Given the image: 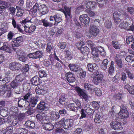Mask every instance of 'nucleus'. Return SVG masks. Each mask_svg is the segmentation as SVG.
<instances>
[{
	"label": "nucleus",
	"instance_id": "49",
	"mask_svg": "<svg viewBox=\"0 0 134 134\" xmlns=\"http://www.w3.org/2000/svg\"><path fill=\"white\" fill-rule=\"evenodd\" d=\"M17 131H19V134H28V131L24 128L18 129Z\"/></svg>",
	"mask_w": 134,
	"mask_h": 134
},
{
	"label": "nucleus",
	"instance_id": "15",
	"mask_svg": "<svg viewBox=\"0 0 134 134\" xmlns=\"http://www.w3.org/2000/svg\"><path fill=\"white\" fill-rule=\"evenodd\" d=\"M87 8L93 9L97 6L96 3L94 1H87L85 3Z\"/></svg>",
	"mask_w": 134,
	"mask_h": 134
},
{
	"label": "nucleus",
	"instance_id": "46",
	"mask_svg": "<svg viewBox=\"0 0 134 134\" xmlns=\"http://www.w3.org/2000/svg\"><path fill=\"white\" fill-rule=\"evenodd\" d=\"M3 5L7 8H8L11 6V3L10 2H7L3 0H0V5Z\"/></svg>",
	"mask_w": 134,
	"mask_h": 134
},
{
	"label": "nucleus",
	"instance_id": "25",
	"mask_svg": "<svg viewBox=\"0 0 134 134\" xmlns=\"http://www.w3.org/2000/svg\"><path fill=\"white\" fill-rule=\"evenodd\" d=\"M87 67L88 70L91 72H93L94 70L97 69V66L95 63H88Z\"/></svg>",
	"mask_w": 134,
	"mask_h": 134
},
{
	"label": "nucleus",
	"instance_id": "38",
	"mask_svg": "<svg viewBox=\"0 0 134 134\" xmlns=\"http://www.w3.org/2000/svg\"><path fill=\"white\" fill-rule=\"evenodd\" d=\"M38 100L36 97L31 98L30 99V103L32 107H34L37 104Z\"/></svg>",
	"mask_w": 134,
	"mask_h": 134
},
{
	"label": "nucleus",
	"instance_id": "52",
	"mask_svg": "<svg viewBox=\"0 0 134 134\" xmlns=\"http://www.w3.org/2000/svg\"><path fill=\"white\" fill-rule=\"evenodd\" d=\"M38 74L40 77L42 78L43 77H46L47 76V74L46 71L43 70H41L38 72Z\"/></svg>",
	"mask_w": 134,
	"mask_h": 134
},
{
	"label": "nucleus",
	"instance_id": "7",
	"mask_svg": "<svg viewBox=\"0 0 134 134\" xmlns=\"http://www.w3.org/2000/svg\"><path fill=\"white\" fill-rule=\"evenodd\" d=\"M43 56V52L40 51H37L35 53H30L27 55V56L29 58L34 59L40 58L42 57Z\"/></svg>",
	"mask_w": 134,
	"mask_h": 134
},
{
	"label": "nucleus",
	"instance_id": "1",
	"mask_svg": "<svg viewBox=\"0 0 134 134\" xmlns=\"http://www.w3.org/2000/svg\"><path fill=\"white\" fill-rule=\"evenodd\" d=\"M74 121L73 120L68 119L65 120L63 118L61 120L55 122V126L58 127L63 126L65 129H69L73 125Z\"/></svg>",
	"mask_w": 134,
	"mask_h": 134
},
{
	"label": "nucleus",
	"instance_id": "60",
	"mask_svg": "<svg viewBox=\"0 0 134 134\" xmlns=\"http://www.w3.org/2000/svg\"><path fill=\"white\" fill-rule=\"evenodd\" d=\"M125 71L127 73V75L128 76V77L130 79H133L134 77V75L133 74L131 73L127 69H125Z\"/></svg>",
	"mask_w": 134,
	"mask_h": 134
},
{
	"label": "nucleus",
	"instance_id": "43",
	"mask_svg": "<svg viewBox=\"0 0 134 134\" xmlns=\"http://www.w3.org/2000/svg\"><path fill=\"white\" fill-rule=\"evenodd\" d=\"M84 88L86 90L94 91L93 86L92 85L89 84L88 83H85L84 84Z\"/></svg>",
	"mask_w": 134,
	"mask_h": 134
},
{
	"label": "nucleus",
	"instance_id": "44",
	"mask_svg": "<svg viewBox=\"0 0 134 134\" xmlns=\"http://www.w3.org/2000/svg\"><path fill=\"white\" fill-rule=\"evenodd\" d=\"M55 126L56 127L57 129L55 130V131L57 133H59L60 134H68V133L66 131H65L63 129L60 128L61 127H58L55 126V123L54 124Z\"/></svg>",
	"mask_w": 134,
	"mask_h": 134
},
{
	"label": "nucleus",
	"instance_id": "2",
	"mask_svg": "<svg viewBox=\"0 0 134 134\" xmlns=\"http://www.w3.org/2000/svg\"><path fill=\"white\" fill-rule=\"evenodd\" d=\"M120 108V111L118 114V115L119 116L118 117V118H121V119H122L128 117L129 115L127 109L124 105L123 104L121 105Z\"/></svg>",
	"mask_w": 134,
	"mask_h": 134
},
{
	"label": "nucleus",
	"instance_id": "37",
	"mask_svg": "<svg viewBox=\"0 0 134 134\" xmlns=\"http://www.w3.org/2000/svg\"><path fill=\"white\" fill-rule=\"evenodd\" d=\"M25 75L24 74L19 75L15 77L16 82H20L25 80Z\"/></svg>",
	"mask_w": 134,
	"mask_h": 134
},
{
	"label": "nucleus",
	"instance_id": "12",
	"mask_svg": "<svg viewBox=\"0 0 134 134\" xmlns=\"http://www.w3.org/2000/svg\"><path fill=\"white\" fill-rule=\"evenodd\" d=\"M110 125L111 127L115 130H121L123 129L120 123L117 121L111 122L110 123Z\"/></svg>",
	"mask_w": 134,
	"mask_h": 134
},
{
	"label": "nucleus",
	"instance_id": "32",
	"mask_svg": "<svg viewBox=\"0 0 134 134\" xmlns=\"http://www.w3.org/2000/svg\"><path fill=\"white\" fill-rule=\"evenodd\" d=\"M41 6V8L40 10L41 14L42 15H43L46 14L49 11L48 7L44 5H42Z\"/></svg>",
	"mask_w": 134,
	"mask_h": 134
},
{
	"label": "nucleus",
	"instance_id": "8",
	"mask_svg": "<svg viewBox=\"0 0 134 134\" xmlns=\"http://www.w3.org/2000/svg\"><path fill=\"white\" fill-rule=\"evenodd\" d=\"M62 16L60 15L57 14L54 16H51L49 18V20L51 21L55 20L54 25H57L62 20Z\"/></svg>",
	"mask_w": 134,
	"mask_h": 134
},
{
	"label": "nucleus",
	"instance_id": "50",
	"mask_svg": "<svg viewBox=\"0 0 134 134\" xmlns=\"http://www.w3.org/2000/svg\"><path fill=\"white\" fill-rule=\"evenodd\" d=\"M112 23L110 20H107L104 23L105 27L107 29H109L111 26Z\"/></svg>",
	"mask_w": 134,
	"mask_h": 134
},
{
	"label": "nucleus",
	"instance_id": "63",
	"mask_svg": "<svg viewBox=\"0 0 134 134\" xmlns=\"http://www.w3.org/2000/svg\"><path fill=\"white\" fill-rule=\"evenodd\" d=\"M32 95L31 92H28L23 97V98L25 100H26L32 97Z\"/></svg>",
	"mask_w": 134,
	"mask_h": 134
},
{
	"label": "nucleus",
	"instance_id": "23",
	"mask_svg": "<svg viewBox=\"0 0 134 134\" xmlns=\"http://www.w3.org/2000/svg\"><path fill=\"white\" fill-rule=\"evenodd\" d=\"M12 24L14 28H16L20 32L23 34H24V31L23 29H21V26L19 24H17L16 21L15 20L14 18L12 19Z\"/></svg>",
	"mask_w": 134,
	"mask_h": 134
},
{
	"label": "nucleus",
	"instance_id": "54",
	"mask_svg": "<svg viewBox=\"0 0 134 134\" xmlns=\"http://www.w3.org/2000/svg\"><path fill=\"white\" fill-rule=\"evenodd\" d=\"M125 60L128 62H132L134 61V55H129L126 57Z\"/></svg>",
	"mask_w": 134,
	"mask_h": 134
},
{
	"label": "nucleus",
	"instance_id": "51",
	"mask_svg": "<svg viewBox=\"0 0 134 134\" xmlns=\"http://www.w3.org/2000/svg\"><path fill=\"white\" fill-rule=\"evenodd\" d=\"M26 100H24L23 98L21 99H19L18 101V106L20 107H23Z\"/></svg>",
	"mask_w": 134,
	"mask_h": 134
},
{
	"label": "nucleus",
	"instance_id": "5",
	"mask_svg": "<svg viewBox=\"0 0 134 134\" xmlns=\"http://www.w3.org/2000/svg\"><path fill=\"white\" fill-rule=\"evenodd\" d=\"M79 20L82 24L85 25V26L87 27L88 26L90 21V19L87 14L81 15L79 16Z\"/></svg>",
	"mask_w": 134,
	"mask_h": 134
},
{
	"label": "nucleus",
	"instance_id": "48",
	"mask_svg": "<svg viewBox=\"0 0 134 134\" xmlns=\"http://www.w3.org/2000/svg\"><path fill=\"white\" fill-rule=\"evenodd\" d=\"M71 70L76 72L79 70L78 66L75 65L69 64L68 66Z\"/></svg>",
	"mask_w": 134,
	"mask_h": 134
},
{
	"label": "nucleus",
	"instance_id": "47",
	"mask_svg": "<svg viewBox=\"0 0 134 134\" xmlns=\"http://www.w3.org/2000/svg\"><path fill=\"white\" fill-rule=\"evenodd\" d=\"M9 123L12 126H15L19 122L18 120L16 119V117L14 118L13 119H12L10 121H9Z\"/></svg>",
	"mask_w": 134,
	"mask_h": 134
},
{
	"label": "nucleus",
	"instance_id": "31",
	"mask_svg": "<svg viewBox=\"0 0 134 134\" xmlns=\"http://www.w3.org/2000/svg\"><path fill=\"white\" fill-rule=\"evenodd\" d=\"M40 79L38 76L33 77L31 80L32 84L34 85L37 86L40 84Z\"/></svg>",
	"mask_w": 134,
	"mask_h": 134
},
{
	"label": "nucleus",
	"instance_id": "9",
	"mask_svg": "<svg viewBox=\"0 0 134 134\" xmlns=\"http://www.w3.org/2000/svg\"><path fill=\"white\" fill-rule=\"evenodd\" d=\"M36 117L38 121H40L42 124L49 120V116H46L45 114L43 113L38 114L36 115Z\"/></svg>",
	"mask_w": 134,
	"mask_h": 134
},
{
	"label": "nucleus",
	"instance_id": "3",
	"mask_svg": "<svg viewBox=\"0 0 134 134\" xmlns=\"http://www.w3.org/2000/svg\"><path fill=\"white\" fill-rule=\"evenodd\" d=\"M22 41V38L21 36L18 37L15 39L13 40L10 42V44L13 50L15 51L16 50V48L14 47H18L20 46Z\"/></svg>",
	"mask_w": 134,
	"mask_h": 134
},
{
	"label": "nucleus",
	"instance_id": "11",
	"mask_svg": "<svg viewBox=\"0 0 134 134\" xmlns=\"http://www.w3.org/2000/svg\"><path fill=\"white\" fill-rule=\"evenodd\" d=\"M9 68L12 70L14 71L19 70L21 67V65L17 62H13L9 64Z\"/></svg>",
	"mask_w": 134,
	"mask_h": 134
},
{
	"label": "nucleus",
	"instance_id": "20",
	"mask_svg": "<svg viewBox=\"0 0 134 134\" xmlns=\"http://www.w3.org/2000/svg\"><path fill=\"white\" fill-rule=\"evenodd\" d=\"M115 22L117 24L119 23L122 18L121 14H119L117 12H114L113 14Z\"/></svg>",
	"mask_w": 134,
	"mask_h": 134
},
{
	"label": "nucleus",
	"instance_id": "56",
	"mask_svg": "<svg viewBox=\"0 0 134 134\" xmlns=\"http://www.w3.org/2000/svg\"><path fill=\"white\" fill-rule=\"evenodd\" d=\"M93 91H95V94L97 96H100L102 95L101 91L99 88L97 87H95L94 88Z\"/></svg>",
	"mask_w": 134,
	"mask_h": 134
},
{
	"label": "nucleus",
	"instance_id": "16",
	"mask_svg": "<svg viewBox=\"0 0 134 134\" xmlns=\"http://www.w3.org/2000/svg\"><path fill=\"white\" fill-rule=\"evenodd\" d=\"M64 10L62 9V12L65 15V17L67 19H69L72 17L71 13V9L66 6L64 7Z\"/></svg>",
	"mask_w": 134,
	"mask_h": 134
},
{
	"label": "nucleus",
	"instance_id": "59",
	"mask_svg": "<svg viewBox=\"0 0 134 134\" xmlns=\"http://www.w3.org/2000/svg\"><path fill=\"white\" fill-rule=\"evenodd\" d=\"M6 131L3 134H11L13 132L12 127L10 126L6 129Z\"/></svg>",
	"mask_w": 134,
	"mask_h": 134
},
{
	"label": "nucleus",
	"instance_id": "64",
	"mask_svg": "<svg viewBox=\"0 0 134 134\" xmlns=\"http://www.w3.org/2000/svg\"><path fill=\"white\" fill-rule=\"evenodd\" d=\"M16 80H14L10 83L11 87L13 88H15L19 85V84L16 83Z\"/></svg>",
	"mask_w": 134,
	"mask_h": 134
},
{
	"label": "nucleus",
	"instance_id": "17",
	"mask_svg": "<svg viewBox=\"0 0 134 134\" xmlns=\"http://www.w3.org/2000/svg\"><path fill=\"white\" fill-rule=\"evenodd\" d=\"M103 77L102 75L101 74H96L94 77L93 82L95 84L98 85L102 81Z\"/></svg>",
	"mask_w": 134,
	"mask_h": 134
},
{
	"label": "nucleus",
	"instance_id": "14",
	"mask_svg": "<svg viewBox=\"0 0 134 134\" xmlns=\"http://www.w3.org/2000/svg\"><path fill=\"white\" fill-rule=\"evenodd\" d=\"M76 102H75L76 105H77V107H75L74 106L75 105L74 104L72 103L69 104L67 106V107L69 108L70 109L74 111H76L78 109L79 107L81 105V104L79 101L77 100H76Z\"/></svg>",
	"mask_w": 134,
	"mask_h": 134
},
{
	"label": "nucleus",
	"instance_id": "35",
	"mask_svg": "<svg viewBox=\"0 0 134 134\" xmlns=\"http://www.w3.org/2000/svg\"><path fill=\"white\" fill-rule=\"evenodd\" d=\"M78 94L81 98H83L85 100H88V95L81 90H79Z\"/></svg>",
	"mask_w": 134,
	"mask_h": 134
},
{
	"label": "nucleus",
	"instance_id": "19",
	"mask_svg": "<svg viewBox=\"0 0 134 134\" xmlns=\"http://www.w3.org/2000/svg\"><path fill=\"white\" fill-rule=\"evenodd\" d=\"M24 24L25 31L26 32H32L35 30L36 29V26L34 25H31V26H29L25 25V24Z\"/></svg>",
	"mask_w": 134,
	"mask_h": 134
},
{
	"label": "nucleus",
	"instance_id": "4",
	"mask_svg": "<svg viewBox=\"0 0 134 134\" xmlns=\"http://www.w3.org/2000/svg\"><path fill=\"white\" fill-rule=\"evenodd\" d=\"M10 44L9 42L7 41L3 43L2 46L0 47V50L4 51L9 53H11L13 50L10 47Z\"/></svg>",
	"mask_w": 134,
	"mask_h": 134
},
{
	"label": "nucleus",
	"instance_id": "10",
	"mask_svg": "<svg viewBox=\"0 0 134 134\" xmlns=\"http://www.w3.org/2000/svg\"><path fill=\"white\" fill-rule=\"evenodd\" d=\"M65 76L68 82L70 83H73L75 80L74 75L72 72H69L65 74Z\"/></svg>",
	"mask_w": 134,
	"mask_h": 134
},
{
	"label": "nucleus",
	"instance_id": "58",
	"mask_svg": "<svg viewBox=\"0 0 134 134\" xmlns=\"http://www.w3.org/2000/svg\"><path fill=\"white\" fill-rule=\"evenodd\" d=\"M76 45L77 48L79 49H80L84 45V43L83 41L78 42Z\"/></svg>",
	"mask_w": 134,
	"mask_h": 134
},
{
	"label": "nucleus",
	"instance_id": "29",
	"mask_svg": "<svg viewBox=\"0 0 134 134\" xmlns=\"http://www.w3.org/2000/svg\"><path fill=\"white\" fill-rule=\"evenodd\" d=\"M115 59L118 66L119 68H121L122 67V63L119 55L118 54H116L115 57Z\"/></svg>",
	"mask_w": 134,
	"mask_h": 134
},
{
	"label": "nucleus",
	"instance_id": "61",
	"mask_svg": "<svg viewBox=\"0 0 134 134\" xmlns=\"http://www.w3.org/2000/svg\"><path fill=\"white\" fill-rule=\"evenodd\" d=\"M86 12L88 13L89 15L91 17L94 16L97 14V13L95 12H93L87 9L86 10Z\"/></svg>",
	"mask_w": 134,
	"mask_h": 134
},
{
	"label": "nucleus",
	"instance_id": "62",
	"mask_svg": "<svg viewBox=\"0 0 134 134\" xmlns=\"http://www.w3.org/2000/svg\"><path fill=\"white\" fill-rule=\"evenodd\" d=\"M133 36L131 35L126 38V43L127 44H130V42H132L133 41Z\"/></svg>",
	"mask_w": 134,
	"mask_h": 134
},
{
	"label": "nucleus",
	"instance_id": "53",
	"mask_svg": "<svg viewBox=\"0 0 134 134\" xmlns=\"http://www.w3.org/2000/svg\"><path fill=\"white\" fill-rule=\"evenodd\" d=\"M120 79V76L119 75L116 74L112 78V81L116 83Z\"/></svg>",
	"mask_w": 134,
	"mask_h": 134
},
{
	"label": "nucleus",
	"instance_id": "55",
	"mask_svg": "<svg viewBox=\"0 0 134 134\" xmlns=\"http://www.w3.org/2000/svg\"><path fill=\"white\" fill-rule=\"evenodd\" d=\"M18 121H21L25 118V115L24 114L20 113L18 114L16 117Z\"/></svg>",
	"mask_w": 134,
	"mask_h": 134
},
{
	"label": "nucleus",
	"instance_id": "6",
	"mask_svg": "<svg viewBox=\"0 0 134 134\" xmlns=\"http://www.w3.org/2000/svg\"><path fill=\"white\" fill-rule=\"evenodd\" d=\"M119 27L121 28L134 31V25H131V24H129L128 23L125 22L124 21L120 23L119 25Z\"/></svg>",
	"mask_w": 134,
	"mask_h": 134
},
{
	"label": "nucleus",
	"instance_id": "22",
	"mask_svg": "<svg viewBox=\"0 0 134 134\" xmlns=\"http://www.w3.org/2000/svg\"><path fill=\"white\" fill-rule=\"evenodd\" d=\"M45 121L43 123V127L46 130L50 131L53 129L54 127V125L51 123H47Z\"/></svg>",
	"mask_w": 134,
	"mask_h": 134
},
{
	"label": "nucleus",
	"instance_id": "57",
	"mask_svg": "<svg viewBox=\"0 0 134 134\" xmlns=\"http://www.w3.org/2000/svg\"><path fill=\"white\" fill-rule=\"evenodd\" d=\"M85 111L86 110H85L84 108V109H82L81 111L80 110V113L81 114V116L80 117L81 118H85L88 116L87 114H86V113Z\"/></svg>",
	"mask_w": 134,
	"mask_h": 134
},
{
	"label": "nucleus",
	"instance_id": "39",
	"mask_svg": "<svg viewBox=\"0 0 134 134\" xmlns=\"http://www.w3.org/2000/svg\"><path fill=\"white\" fill-rule=\"evenodd\" d=\"M8 86L9 87V86H0V95H1L4 94L5 93V91L9 90L8 88H7Z\"/></svg>",
	"mask_w": 134,
	"mask_h": 134
},
{
	"label": "nucleus",
	"instance_id": "45",
	"mask_svg": "<svg viewBox=\"0 0 134 134\" xmlns=\"http://www.w3.org/2000/svg\"><path fill=\"white\" fill-rule=\"evenodd\" d=\"M108 61L107 59H104L102 62L101 68L104 70H106L107 67V65L108 63Z\"/></svg>",
	"mask_w": 134,
	"mask_h": 134
},
{
	"label": "nucleus",
	"instance_id": "36",
	"mask_svg": "<svg viewBox=\"0 0 134 134\" xmlns=\"http://www.w3.org/2000/svg\"><path fill=\"white\" fill-rule=\"evenodd\" d=\"M90 105L88 104H86L84 107L85 110H86V113L87 115H88L94 113L93 110L90 107Z\"/></svg>",
	"mask_w": 134,
	"mask_h": 134
},
{
	"label": "nucleus",
	"instance_id": "41",
	"mask_svg": "<svg viewBox=\"0 0 134 134\" xmlns=\"http://www.w3.org/2000/svg\"><path fill=\"white\" fill-rule=\"evenodd\" d=\"M77 71L79 73V75L81 78H83L85 77L86 72L82 68H79Z\"/></svg>",
	"mask_w": 134,
	"mask_h": 134
},
{
	"label": "nucleus",
	"instance_id": "18",
	"mask_svg": "<svg viewBox=\"0 0 134 134\" xmlns=\"http://www.w3.org/2000/svg\"><path fill=\"white\" fill-rule=\"evenodd\" d=\"M99 47H98L96 48L94 47L92 49H92V55L94 57V58L96 57L97 58V60L95 61L96 62H98L99 60V59L98 57V55L99 54Z\"/></svg>",
	"mask_w": 134,
	"mask_h": 134
},
{
	"label": "nucleus",
	"instance_id": "34",
	"mask_svg": "<svg viewBox=\"0 0 134 134\" xmlns=\"http://www.w3.org/2000/svg\"><path fill=\"white\" fill-rule=\"evenodd\" d=\"M48 107L47 106L44 102H41L37 106V108L40 110H46Z\"/></svg>",
	"mask_w": 134,
	"mask_h": 134
},
{
	"label": "nucleus",
	"instance_id": "40",
	"mask_svg": "<svg viewBox=\"0 0 134 134\" xmlns=\"http://www.w3.org/2000/svg\"><path fill=\"white\" fill-rule=\"evenodd\" d=\"M114 62L112 61L111 62L110 65L108 69L109 74L110 75H112L114 72Z\"/></svg>",
	"mask_w": 134,
	"mask_h": 134
},
{
	"label": "nucleus",
	"instance_id": "26",
	"mask_svg": "<svg viewBox=\"0 0 134 134\" xmlns=\"http://www.w3.org/2000/svg\"><path fill=\"white\" fill-rule=\"evenodd\" d=\"M124 88L127 89L130 94L134 95V85L130 86L129 84H127L125 85Z\"/></svg>",
	"mask_w": 134,
	"mask_h": 134
},
{
	"label": "nucleus",
	"instance_id": "33",
	"mask_svg": "<svg viewBox=\"0 0 134 134\" xmlns=\"http://www.w3.org/2000/svg\"><path fill=\"white\" fill-rule=\"evenodd\" d=\"M112 44L114 47L117 49H119L121 48L122 44L119 41H113Z\"/></svg>",
	"mask_w": 134,
	"mask_h": 134
},
{
	"label": "nucleus",
	"instance_id": "13",
	"mask_svg": "<svg viewBox=\"0 0 134 134\" xmlns=\"http://www.w3.org/2000/svg\"><path fill=\"white\" fill-rule=\"evenodd\" d=\"M89 32L91 34L95 37L99 33V30L97 26L92 25L90 27Z\"/></svg>",
	"mask_w": 134,
	"mask_h": 134
},
{
	"label": "nucleus",
	"instance_id": "28",
	"mask_svg": "<svg viewBox=\"0 0 134 134\" xmlns=\"http://www.w3.org/2000/svg\"><path fill=\"white\" fill-rule=\"evenodd\" d=\"M51 118L53 121L58 120L60 117V115L58 112L53 111L51 114Z\"/></svg>",
	"mask_w": 134,
	"mask_h": 134
},
{
	"label": "nucleus",
	"instance_id": "24",
	"mask_svg": "<svg viewBox=\"0 0 134 134\" xmlns=\"http://www.w3.org/2000/svg\"><path fill=\"white\" fill-rule=\"evenodd\" d=\"M41 21L43 23V25L46 27H51L54 25V24L49 21L46 18L43 19Z\"/></svg>",
	"mask_w": 134,
	"mask_h": 134
},
{
	"label": "nucleus",
	"instance_id": "27",
	"mask_svg": "<svg viewBox=\"0 0 134 134\" xmlns=\"http://www.w3.org/2000/svg\"><path fill=\"white\" fill-rule=\"evenodd\" d=\"M8 27L7 24H4L2 25V27L0 29V36L8 31Z\"/></svg>",
	"mask_w": 134,
	"mask_h": 134
},
{
	"label": "nucleus",
	"instance_id": "21",
	"mask_svg": "<svg viewBox=\"0 0 134 134\" xmlns=\"http://www.w3.org/2000/svg\"><path fill=\"white\" fill-rule=\"evenodd\" d=\"M48 91L47 88H42L38 86L36 87L35 91L37 94L38 95L44 94L46 93Z\"/></svg>",
	"mask_w": 134,
	"mask_h": 134
},
{
	"label": "nucleus",
	"instance_id": "30",
	"mask_svg": "<svg viewBox=\"0 0 134 134\" xmlns=\"http://www.w3.org/2000/svg\"><path fill=\"white\" fill-rule=\"evenodd\" d=\"M39 20H37L35 18H33L29 20H28V18H27L26 19L23 20L22 21V24H24L27 22H31L35 24L37 22L39 21Z\"/></svg>",
	"mask_w": 134,
	"mask_h": 134
},
{
	"label": "nucleus",
	"instance_id": "42",
	"mask_svg": "<svg viewBox=\"0 0 134 134\" xmlns=\"http://www.w3.org/2000/svg\"><path fill=\"white\" fill-rule=\"evenodd\" d=\"M101 118L100 113L98 112L95 115L94 121L96 123H99L101 121Z\"/></svg>",
	"mask_w": 134,
	"mask_h": 134
}]
</instances>
